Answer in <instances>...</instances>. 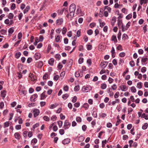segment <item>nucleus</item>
<instances>
[{
	"instance_id": "a18cd8bd",
	"label": "nucleus",
	"mask_w": 148,
	"mask_h": 148,
	"mask_svg": "<svg viewBox=\"0 0 148 148\" xmlns=\"http://www.w3.org/2000/svg\"><path fill=\"white\" fill-rule=\"evenodd\" d=\"M87 34L89 35H92L93 33V31L91 29H90L87 31Z\"/></svg>"
},
{
	"instance_id": "a878e982",
	"label": "nucleus",
	"mask_w": 148,
	"mask_h": 148,
	"mask_svg": "<svg viewBox=\"0 0 148 148\" xmlns=\"http://www.w3.org/2000/svg\"><path fill=\"white\" fill-rule=\"evenodd\" d=\"M57 123L59 127L61 128L62 125V121H58Z\"/></svg>"
},
{
	"instance_id": "f8f14e48",
	"label": "nucleus",
	"mask_w": 148,
	"mask_h": 148,
	"mask_svg": "<svg viewBox=\"0 0 148 148\" xmlns=\"http://www.w3.org/2000/svg\"><path fill=\"white\" fill-rule=\"evenodd\" d=\"M111 40L114 41V42L116 43L117 42L116 36L115 35H113L111 38Z\"/></svg>"
},
{
	"instance_id": "e2e57ef3",
	"label": "nucleus",
	"mask_w": 148,
	"mask_h": 148,
	"mask_svg": "<svg viewBox=\"0 0 148 148\" xmlns=\"http://www.w3.org/2000/svg\"><path fill=\"white\" fill-rule=\"evenodd\" d=\"M132 14H129L126 16V18L128 20L130 19L132 17Z\"/></svg>"
},
{
	"instance_id": "9d476101",
	"label": "nucleus",
	"mask_w": 148,
	"mask_h": 148,
	"mask_svg": "<svg viewBox=\"0 0 148 148\" xmlns=\"http://www.w3.org/2000/svg\"><path fill=\"white\" fill-rule=\"evenodd\" d=\"M34 58L36 60H38L40 58V54L39 53H36L34 55Z\"/></svg>"
},
{
	"instance_id": "0e129e2a",
	"label": "nucleus",
	"mask_w": 148,
	"mask_h": 148,
	"mask_svg": "<svg viewBox=\"0 0 148 148\" xmlns=\"http://www.w3.org/2000/svg\"><path fill=\"white\" fill-rule=\"evenodd\" d=\"M112 62L113 64L115 66L117 64V61L116 59H113L112 60Z\"/></svg>"
},
{
	"instance_id": "5701e85b",
	"label": "nucleus",
	"mask_w": 148,
	"mask_h": 148,
	"mask_svg": "<svg viewBox=\"0 0 148 148\" xmlns=\"http://www.w3.org/2000/svg\"><path fill=\"white\" fill-rule=\"evenodd\" d=\"M14 28L13 27L10 28L8 30L9 34H12L14 32Z\"/></svg>"
},
{
	"instance_id": "4468645a",
	"label": "nucleus",
	"mask_w": 148,
	"mask_h": 148,
	"mask_svg": "<svg viewBox=\"0 0 148 148\" xmlns=\"http://www.w3.org/2000/svg\"><path fill=\"white\" fill-rule=\"evenodd\" d=\"M82 73H80L79 72H76L75 73V76L76 77H79V76L82 77Z\"/></svg>"
},
{
	"instance_id": "5fc2aeb1",
	"label": "nucleus",
	"mask_w": 148,
	"mask_h": 148,
	"mask_svg": "<svg viewBox=\"0 0 148 148\" xmlns=\"http://www.w3.org/2000/svg\"><path fill=\"white\" fill-rule=\"evenodd\" d=\"M15 127L17 130H20L21 129V125H17L15 126Z\"/></svg>"
},
{
	"instance_id": "39448f33",
	"label": "nucleus",
	"mask_w": 148,
	"mask_h": 148,
	"mask_svg": "<svg viewBox=\"0 0 148 148\" xmlns=\"http://www.w3.org/2000/svg\"><path fill=\"white\" fill-rule=\"evenodd\" d=\"M108 62L106 61L101 62L100 64V66L103 68H105L108 64Z\"/></svg>"
},
{
	"instance_id": "aec40b11",
	"label": "nucleus",
	"mask_w": 148,
	"mask_h": 148,
	"mask_svg": "<svg viewBox=\"0 0 148 148\" xmlns=\"http://www.w3.org/2000/svg\"><path fill=\"white\" fill-rule=\"evenodd\" d=\"M7 32V30L4 29H2L0 30V33L2 35H5Z\"/></svg>"
},
{
	"instance_id": "4be33fe9",
	"label": "nucleus",
	"mask_w": 148,
	"mask_h": 148,
	"mask_svg": "<svg viewBox=\"0 0 148 148\" xmlns=\"http://www.w3.org/2000/svg\"><path fill=\"white\" fill-rule=\"evenodd\" d=\"M21 55V53L20 52L16 53L15 54V58L17 59H18Z\"/></svg>"
},
{
	"instance_id": "9b49d317",
	"label": "nucleus",
	"mask_w": 148,
	"mask_h": 148,
	"mask_svg": "<svg viewBox=\"0 0 148 148\" xmlns=\"http://www.w3.org/2000/svg\"><path fill=\"white\" fill-rule=\"evenodd\" d=\"M116 17L115 16L112 17L111 21V24L112 26H114L115 23L116 22Z\"/></svg>"
},
{
	"instance_id": "0eeeda50",
	"label": "nucleus",
	"mask_w": 148,
	"mask_h": 148,
	"mask_svg": "<svg viewBox=\"0 0 148 148\" xmlns=\"http://www.w3.org/2000/svg\"><path fill=\"white\" fill-rule=\"evenodd\" d=\"M33 112L34 117H36L37 116H38L40 113V111L38 109L34 110Z\"/></svg>"
},
{
	"instance_id": "052dcab7",
	"label": "nucleus",
	"mask_w": 148,
	"mask_h": 148,
	"mask_svg": "<svg viewBox=\"0 0 148 148\" xmlns=\"http://www.w3.org/2000/svg\"><path fill=\"white\" fill-rule=\"evenodd\" d=\"M48 76H49L47 74V73L45 74L43 76V79H46L48 77Z\"/></svg>"
},
{
	"instance_id": "f3484780",
	"label": "nucleus",
	"mask_w": 148,
	"mask_h": 148,
	"mask_svg": "<svg viewBox=\"0 0 148 148\" xmlns=\"http://www.w3.org/2000/svg\"><path fill=\"white\" fill-rule=\"evenodd\" d=\"M30 7L29 6H27L25 8L24 10L23 13L24 14H25L29 10Z\"/></svg>"
},
{
	"instance_id": "1a4fd4ad",
	"label": "nucleus",
	"mask_w": 148,
	"mask_h": 148,
	"mask_svg": "<svg viewBox=\"0 0 148 148\" xmlns=\"http://www.w3.org/2000/svg\"><path fill=\"white\" fill-rule=\"evenodd\" d=\"M70 139L68 138H66L62 141V143L64 144H68L70 142Z\"/></svg>"
},
{
	"instance_id": "58836bf2",
	"label": "nucleus",
	"mask_w": 148,
	"mask_h": 148,
	"mask_svg": "<svg viewBox=\"0 0 148 148\" xmlns=\"http://www.w3.org/2000/svg\"><path fill=\"white\" fill-rule=\"evenodd\" d=\"M130 66L132 67L134 66L135 65V64L134 61L133 60L130 61Z\"/></svg>"
},
{
	"instance_id": "ea45409f",
	"label": "nucleus",
	"mask_w": 148,
	"mask_h": 148,
	"mask_svg": "<svg viewBox=\"0 0 148 148\" xmlns=\"http://www.w3.org/2000/svg\"><path fill=\"white\" fill-rule=\"evenodd\" d=\"M131 90L132 92H136V89L134 86H132L131 88Z\"/></svg>"
},
{
	"instance_id": "c756f323",
	"label": "nucleus",
	"mask_w": 148,
	"mask_h": 148,
	"mask_svg": "<svg viewBox=\"0 0 148 148\" xmlns=\"http://www.w3.org/2000/svg\"><path fill=\"white\" fill-rule=\"evenodd\" d=\"M79 85L75 86L74 88V90L75 91L77 92L79 91Z\"/></svg>"
},
{
	"instance_id": "680f3d73",
	"label": "nucleus",
	"mask_w": 148,
	"mask_h": 148,
	"mask_svg": "<svg viewBox=\"0 0 148 148\" xmlns=\"http://www.w3.org/2000/svg\"><path fill=\"white\" fill-rule=\"evenodd\" d=\"M5 23L7 25H9L10 22V21L8 19H6L4 21Z\"/></svg>"
},
{
	"instance_id": "6ab92c4d",
	"label": "nucleus",
	"mask_w": 148,
	"mask_h": 148,
	"mask_svg": "<svg viewBox=\"0 0 148 148\" xmlns=\"http://www.w3.org/2000/svg\"><path fill=\"white\" fill-rule=\"evenodd\" d=\"M15 137L17 139H19L20 138V135L18 132L15 133L14 134Z\"/></svg>"
},
{
	"instance_id": "79ce46f5",
	"label": "nucleus",
	"mask_w": 148,
	"mask_h": 148,
	"mask_svg": "<svg viewBox=\"0 0 148 148\" xmlns=\"http://www.w3.org/2000/svg\"><path fill=\"white\" fill-rule=\"evenodd\" d=\"M65 72L64 71H63L60 74V77H61L62 78H61V79H62L64 77V76L65 75Z\"/></svg>"
},
{
	"instance_id": "49530a36",
	"label": "nucleus",
	"mask_w": 148,
	"mask_h": 148,
	"mask_svg": "<svg viewBox=\"0 0 148 148\" xmlns=\"http://www.w3.org/2000/svg\"><path fill=\"white\" fill-rule=\"evenodd\" d=\"M125 52H122L120 53L119 54V56L120 57H123L125 56Z\"/></svg>"
},
{
	"instance_id": "bb28decb",
	"label": "nucleus",
	"mask_w": 148,
	"mask_h": 148,
	"mask_svg": "<svg viewBox=\"0 0 148 148\" xmlns=\"http://www.w3.org/2000/svg\"><path fill=\"white\" fill-rule=\"evenodd\" d=\"M89 106L88 103H85L83 105V107L85 108V109H87L89 108Z\"/></svg>"
},
{
	"instance_id": "b1692460",
	"label": "nucleus",
	"mask_w": 148,
	"mask_h": 148,
	"mask_svg": "<svg viewBox=\"0 0 148 148\" xmlns=\"http://www.w3.org/2000/svg\"><path fill=\"white\" fill-rule=\"evenodd\" d=\"M37 139L36 138L33 139L31 141V144L32 145H34L37 142Z\"/></svg>"
},
{
	"instance_id": "6e6d98bb",
	"label": "nucleus",
	"mask_w": 148,
	"mask_h": 148,
	"mask_svg": "<svg viewBox=\"0 0 148 148\" xmlns=\"http://www.w3.org/2000/svg\"><path fill=\"white\" fill-rule=\"evenodd\" d=\"M119 92H116L114 95V97L115 98H116L118 97L119 96Z\"/></svg>"
},
{
	"instance_id": "ddd939ff",
	"label": "nucleus",
	"mask_w": 148,
	"mask_h": 148,
	"mask_svg": "<svg viewBox=\"0 0 148 148\" xmlns=\"http://www.w3.org/2000/svg\"><path fill=\"white\" fill-rule=\"evenodd\" d=\"M54 62V59L53 58H51L48 61L49 64L51 66L53 65Z\"/></svg>"
},
{
	"instance_id": "dca6fc26",
	"label": "nucleus",
	"mask_w": 148,
	"mask_h": 148,
	"mask_svg": "<svg viewBox=\"0 0 148 148\" xmlns=\"http://www.w3.org/2000/svg\"><path fill=\"white\" fill-rule=\"evenodd\" d=\"M107 87V85L105 83H102L101 84V88L102 89H105Z\"/></svg>"
},
{
	"instance_id": "c85d7f7f",
	"label": "nucleus",
	"mask_w": 148,
	"mask_h": 148,
	"mask_svg": "<svg viewBox=\"0 0 148 148\" xmlns=\"http://www.w3.org/2000/svg\"><path fill=\"white\" fill-rule=\"evenodd\" d=\"M14 14L12 13H10L8 16V18L10 19H12L13 18Z\"/></svg>"
},
{
	"instance_id": "7c9ffc66",
	"label": "nucleus",
	"mask_w": 148,
	"mask_h": 148,
	"mask_svg": "<svg viewBox=\"0 0 148 148\" xmlns=\"http://www.w3.org/2000/svg\"><path fill=\"white\" fill-rule=\"evenodd\" d=\"M99 116L101 117L104 118L106 116V114L105 113H101L99 114Z\"/></svg>"
},
{
	"instance_id": "e433bc0d",
	"label": "nucleus",
	"mask_w": 148,
	"mask_h": 148,
	"mask_svg": "<svg viewBox=\"0 0 148 148\" xmlns=\"http://www.w3.org/2000/svg\"><path fill=\"white\" fill-rule=\"evenodd\" d=\"M81 12V9L80 7H78V8L77 9L76 11V14H78L80 13Z\"/></svg>"
},
{
	"instance_id": "412c9836",
	"label": "nucleus",
	"mask_w": 148,
	"mask_h": 148,
	"mask_svg": "<svg viewBox=\"0 0 148 148\" xmlns=\"http://www.w3.org/2000/svg\"><path fill=\"white\" fill-rule=\"evenodd\" d=\"M1 96L3 98H4L6 95V91L4 90L1 92Z\"/></svg>"
},
{
	"instance_id": "864d4df0",
	"label": "nucleus",
	"mask_w": 148,
	"mask_h": 148,
	"mask_svg": "<svg viewBox=\"0 0 148 148\" xmlns=\"http://www.w3.org/2000/svg\"><path fill=\"white\" fill-rule=\"evenodd\" d=\"M59 133L61 135H62L64 133V131L63 129H60L59 130Z\"/></svg>"
},
{
	"instance_id": "774afa93",
	"label": "nucleus",
	"mask_w": 148,
	"mask_h": 148,
	"mask_svg": "<svg viewBox=\"0 0 148 148\" xmlns=\"http://www.w3.org/2000/svg\"><path fill=\"white\" fill-rule=\"evenodd\" d=\"M111 88L113 90H115L116 89L117 87L116 84H114L111 86Z\"/></svg>"
},
{
	"instance_id": "de8ad7c7",
	"label": "nucleus",
	"mask_w": 148,
	"mask_h": 148,
	"mask_svg": "<svg viewBox=\"0 0 148 148\" xmlns=\"http://www.w3.org/2000/svg\"><path fill=\"white\" fill-rule=\"evenodd\" d=\"M121 28L122 31L123 32H124L125 30L127 29V27L125 28V26L123 25H122Z\"/></svg>"
},
{
	"instance_id": "cd10ccee",
	"label": "nucleus",
	"mask_w": 148,
	"mask_h": 148,
	"mask_svg": "<svg viewBox=\"0 0 148 148\" xmlns=\"http://www.w3.org/2000/svg\"><path fill=\"white\" fill-rule=\"evenodd\" d=\"M84 139V137L82 136H80L79 138L78 141L79 142L83 141Z\"/></svg>"
},
{
	"instance_id": "13d9d810",
	"label": "nucleus",
	"mask_w": 148,
	"mask_h": 148,
	"mask_svg": "<svg viewBox=\"0 0 148 148\" xmlns=\"http://www.w3.org/2000/svg\"><path fill=\"white\" fill-rule=\"evenodd\" d=\"M116 49L117 50L121 51L123 50L122 46L120 45H118Z\"/></svg>"
},
{
	"instance_id": "4c0bfd02",
	"label": "nucleus",
	"mask_w": 148,
	"mask_h": 148,
	"mask_svg": "<svg viewBox=\"0 0 148 148\" xmlns=\"http://www.w3.org/2000/svg\"><path fill=\"white\" fill-rule=\"evenodd\" d=\"M83 58H80L78 60V62L79 64H81L83 62Z\"/></svg>"
},
{
	"instance_id": "09e8293b",
	"label": "nucleus",
	"mask_w": 148,
	"mask_h": 148,
	"mask_svg": "<svg viewBox=\"0 0 148 148\" xmlns=\"http://www.w3.org/2000/svg\"><path fill=\"white\" fill-rule=\"evenodd\" d=\"M87 48L88 50H90L92 49V46L91 45H87Z\"/></svg>"
},
{
	"instance_id": "20e7f679",
	"label": "nucleus",
	"mask_w": 148,
	"mask_h": 148,
	"mask_svg": "<svg viewBox=\"0 0 148 148\" xmlns=\"http://www.w3.org/2000/svg\"><path fill=\"white\" fill-rule=\"evenodd\" d=\"M82 89L83 91L85 92H87L91 90L92 89V88L90 86H86V87L84 88L83 87Z\"/></svg>"
},
{
	"instance_id": "c9c22d12",
	"label": "nucleus",
	"mask_w": 148,
	"mask_h": 148,
	"mask_svg": "<svg viewBox=\"0 0 148 148\" xmlns=\"http://www.w3.org/2000/svg\"><path fill=\"white\" fill-rule=\"evenodd\" d=\"M55 57L56 59H58V60H60L61 58L60 55L59 54H57L55 55Z\"/></svg>"
},
{
	"instance_id": "a211bd4d",
	"label": "nucleus",
	"mask_w": 148,
	"mask_h": 148,
	"mask_svg": "<svg viewBox=\"0 0 148 148\" xmlns=\"http://www.w3.org/2000/svg\"><path fill=\"white\" fill-rule=\"evenodd\" d=\"M118 26L119 27V28H120V26H122V25H123L122 24V22L121 20H118Z\"/></svg>"
},
{
	"instance_id": "37998d69",
	"label": "nucleus",
	"mask_w": 148,
	"mask_h": 148,
	"mask_svg": "<svg viewBox=\"0 0 148 148\" xmlns=\"http://www.w3.org/2000/svg\"><path fill=\"white\" fill-rule=\"evenodd\" d=\"M40 97L41 100H43L46 97L45 95L43 93H42L41 94Z\"/></svg>"
},
{
	"instance_id": "3c124183",
	"label": "nucleus",
	"mask_w": 148,
	"mask_h": 148,
	"mask_svg": "<svg viewBox=\"0 0 148 148\" xmlns=\"http://www.w3.org/2000/svg\"><path fill=\"white\" fill-rule=\"evenodd\" d=\"M76 121L78 122H80L82 121V119L79 117H77L76 118Z\"/></svg>"
},
{
	"instance_id": "bf43d9fd",
	"label": "nucleus",
	"mask_w": 148,
	"mask_h": 148,
	"mask_svg": "<svg viewBox=\"0 0 148 148\" xmlns=\"http://www.w3.org/2000/svg\"><path fill=\"white\" fill-rule=\"evenodd\" d=\"M22 36V34L21 32L18 33V38L19 39H21Z\"/></svg>"
},
{
	"instance_id": "423d86ee",
	"label": "nucleus",
	"mask_w": 148,
	"mask_h": 148,
	"mask_svg": "<svg viewBox=\"0 0 148 148\" xmlns=\"http://www.w3.org/2000/svg\"><path fill=\"white\" fill-rule=\"evenodd\" d=\"M63 22V20L62 18H60L57 19L56 21V23L58 25H61Z\"/></svg>"
},
{
	"instance_id": "473e14b6",
	"label": "nucleus",
	"mask_w": 148,
	"mask_h": 148,
	"mask_svg": "<svg viewBox=\"0 0 148 148\" xmlns=\"http://www.w3.org/2000/svg\"><path fill=\"white\" fill-rule=\"evenodd\" d=\"M148 127V124L147 123H145L144 125L142 126V128L143 130H145Z\"/></svg>"
},
{
	"instance_id": "6e6552de",
	"label": "nucleus",
	"mask_w": 148,
	"mask_h": 148,
	"mask_svg": "<svg viewBox=\"0 0 148 148\" xmlns=\"http://www.w3.org/2000/svg\"><path fill=\"white\" fill-rule=\"evenodd\" d=\"M119 88L122 91H125L127 90L128 88L124 85H122L119 86Z\"/></svg>"
},
{
	"instance_id": "c03bdc74",
	"label": "nucleus",
	"mask_w": 148,
	"mask_h": 148,
	"mask_svg": "<svg viewBox=\"0 0 148 148\" xmlns=\"http://www.w3.org/2000/svg\"><path fill=\"white\" fill-rule=\"evenodd\" d=\"M69 87L68 86L66 85L64 87L63 89L65 91H67L68 90Z\"/></svg>"
},
{
	"instance_id": "7ed1b4c3",
	"label": "nucleus",
	"mask_w": 148,
	"mask_h": 148,
	"mask_svg": "<svg viewBox=\"0 0 148 148\" xmlns=\"http://www.w3.org/2000/svg\"><path fill=\"white\" fill-rule=\"evenodd\" d=\"M38 95L36 94H35L31 96L30 98V100L32 102H35L36 100L35 99L38 97Z\"/></svg>"
},
{
	"instance_id": "393cba45",
	"label": "nucleus",
	"mask_w": 148,
	"mask_h": 148,
	"mask_svg": "<svg viewBox=\"0 0 148 148\" xmlns=\"http://www.w3.org/2000/svg\"><path fill=\"white\" fill-rule=\"evenodd\" d=\"M142 83L141 82H139L137 83V87L139 89H140L142 88Z\"/></svg>"
},
{
	"instance_id": "4d7b16f0",
	"label": "nucleus",
	"mask_w": 148,
	"mask_h": 148,
	"mask_svg": "<svg viewBox=\"0 0 148 148\" xmlns=\"http://www.w3.org/2000/svg\"><path fill=\"white\" fill-rule=\"evenodd\" d=\"M9 123L8 122H6L4 123V128L5 127H7L9 126Z\"/></svg>"
},
{
	"instance_id": "f257e3e1",
	"label": "nucleus",
	"mask_w": 148,
	"mask_h": 148,
	"mask_svg": "<svg viewBox=\"0 0 148 148\" xmlns=\"http://www.w3.org/2000/svg\"><path fill=\"white\" fill-rule=\"evenodd\" d=\"M76 9V5L74 3L71 4L69 7L70 15L71 17H73Z\"/></svg>"
},
{
	"instance_id": "2f4dec72",
	"label": "nucleus",
	"mask_w": 148,
	"mask_h": 148,
	"mask_svg": "<svg viewBox=\"0 0 148 148\" xmlns=\"http://www.w3.org/2000/svg\"><path fill=\"white\" fill-rule=\"evenodd\" d=\"M148 60V59L147 58H143L142 59L141 62L142 63H145Z\"/></svg>"
},
{
	"instance_id": "2eb2a0df",
	"label": "nucleus",
	"mask_w": 148,
	"mask_h": 148,
	"mask_svg": "<svg viewBox=\"0 0 148 148\" xmlns=\"http://www.w3.org/2000/svg\"><path fill=\"white\" fill-rule=\"evenodd\" d=\"M141 118H144L146 120L148 119V115L145 114V113H143L141 116Z\"/></svg>"
},
{
	"instance_id": "338daca9",
	"label": "nucleus",
	"mask_w": 148,
	"mask_h": 148,
	"mask_svg": "<svg viewBox=\"0 0 148 148\" xmlns=\"http://www.w3.org/2000/svg\"><path fill=\"white\" fill-rule=\"evenodd\" d=\"M96 26V23H91L90 24V27L92 28Z\"/></svg>"
},
{
	"instance_id": "f03ea898",
	"label": "nucleus",
	"mask_w": 148,
	"mask_h": 148,
	"mask_svg": "<svg viewBox=\"0 0 148 148\" xmlns=\"http://www.w3.org/2000/svg\"><path fill=\"white\" fill-rule=\"evenodd\" d=\"M71 126V123L67 120L65 121L63 127L65 130L68 129Z\"/></svg>"
},
{
	"instance_id": "a19ab883",
	"label": "nucleus",
	"mask_w": 148,
	"mask_h": 148,
	"mask_svg": "<svg viewBox=\"0 0 148 148\" xmlns=\"http://www.w3.org/2000/svg\"><path fill=\"white\" fill-rule=\"evenodd\" d=\"M21 40H18L14 45V46L15 47H17L18 45H19L20 42H21Z\"/></svg>"
},
{
	"instance_id": "f704fd0d",
	"label": "nucleus",
	"mask_w": 148,
	"mask_h": 148,
	"mask_svg": "<svg viewBox=\"0 0 148 148\" xmlns=\"http://www.w3.org/2000/svg\"><path fill=\"white\" fill-rule=\"evenodd\" d=\"M69 95L68 94H66L63 95L62 96V98L64 100H65L67 98L69 97Z\"/></svg>"
},
{
	"instance_id": "72a5a7b5",
	"label": "nucleus",
	"mask_w": 148,
	"mask_h": 148,
	"mask_svg": "<svg viewBox=\"0 0 148 148\" xmlns=\"http://www.w3.org/2000/svg\"><path fill=\"white\" fill-rule=\"evenodd\" d=\"M67 31V29L65 27H64L62 30V33L63 34H64Z\"/></svg>"
},
{
	"instance_id": "8fccbe9b",
	"label": "nucleus",
	"mask_w": 148,
	"mask_h": 148,
	"mask_svg": "<svg viewBox=\"0 0 148 148\" xmlns=\"http://www.w3.org/2000/svg\"><path fill=\"white\" fill-rule=\"evenodd\" d=\"M15 8H16L15 4L14 3H12L11 5V10H14Z\"/></svg>"
},
{
	"instance_id": "603ef678",
	"label": "nucleus",
	"mask_w": 148,
	"mask_h": 148,
	"mask_svg": "<svg viewBox=\"0 0 148 148\" xmlns=\"http://www.w3.org/2000/svg\"><path fill=\"white\" fill-rule=\"evenodd\" d=\"M84 50L83 47L82 45H80L79 47V51H82Z\"/></svg>"
},
{
	"instance_id": "69168bd1",
	"label": "nucleus",
	"mask_w": 148,
	"mask_h": 148,
	"mask_svg": "<svg viewBox=\"0 0 148 148\" xmlns=\"http://www.w3.org/2000/svg\"><path fill=\"white\" fill-rule=\"evenodd\" d=\"M43 119L44 120L46 121H48L49 120V118L46 116H44L43 117Z\"/></svg>"
}]
</instances>
